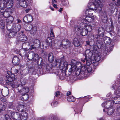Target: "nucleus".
<instances>
[{
    "mask_svg": "<svg viewBox=\"0 0 120 120\" xmlns=\"http://www.w3.org/2000/svg\"><path fill=\"white\" fill-rule=\"evenodd\" d=\"M7 113L11 115V117L13 120H26L28 117L27 115L25 112L21 113V115L19 113L14 112L10 110H8Z\"/></svg>",
    "mask_w": 120,
    "mask_h": 120,
    "instance_id": "1",
    "label": "nucleus"
},
{
    "mask_svg": "<svg viewBox=\"0 0 120 120\" xmlns=\"http://www.w3.org/2000/svg\"><path fill=\"white\" fill-rule=\"evenodd\" d=\"M104 35L102 34H96L95 36V38L97 39V45L99 48H106V45L104 43L103 38Z\"/></svg>",
    "mask_w": 120,
    "mask_h": 120,
    "instance_id": "2",
    "label": "nucleus"
},
{
    "mask_svg": "<svg viewBox=\"0 0 120 120\" xmlns=\"http://www.w3.org/2000/svg\"><path fill=\"white\" fill-rule=\"evenodd\" d=\"M83 25H84V24H81L80 26H79V25H78L76 26H75L74 28L76 32L78 31H79V32L83 36H84L88 34V32L84 28H83Z\"/></svg>",
    "mask_w": 120,
    "mask_h": 120,
    "instance_id": "3",
    "label": "nucleus"
},
{
    "mask_svg": "<svg viewBox=\"0 0 120 120\" xmlns=\"http://www.w3.org/2000/svg\"><path fill=\"white\" fill-rule=\"evenodd\" d=\"M82 71L81 73L83 74V76L84 77H86L89 75V73L92 72L93 70L91 66L88 67L86 68L85 66H83L81 67Z\"/></svg>",
    "mask_w": 120,
    "mask_h": 120,
    "instance_id": "4",
    "label": "nucleus"
},
{
    "mask_svg": "<svg viewBox=\"0 0 120 120\" xmlns=\"http://www.w3.org/2000/svg\"><path fill=\"white\" fill-rule=\"evenodd\" d=\"M18 92H20L21 94H26L28 93L29 91V88L27 87H23L21 85L18 86Z\"/></svg>",
    "mask_w": 120,
    "mask_h": 120,
    "instance_id": "5",
    "label": "nucleus"
},
{
    "mask_svg": "<svg viewBox=\"0 0 120 120\" xmlns=\"http://www.w3.org/2000/svg\"><path fill=\"white\" fill-rule=\"evenodd\" d=\"M9 26L8 24H7L6 26L7 29L9 30H10V32L9 34V37L10 38H12L18 35L17 32L15 30H14L13 28L11 29V27H10Z\"/></svg>",
    "mask_w": 120,
    "mask_h": 120,
    "instance_id": "6",
    "label": "nucleus"
},
{
    "mask_svg": "<svg viewBox=\"0 0 120 120\" xmlns=\"http://www.w3.org/2000/svg\"><path fill=\"white\" fill-rule=\"evenodd\" d=\"M17 109L19 111L21 112V113L25 112L28 115V111L26 109V107L24 105L20 104L17 107Z\"/></svg>",
    "mask_w": 120,
    "mask_h": 120,
    "instance_id": "7",
    "label": "nucleus"
},
{
    "mask_svg": "<svg viewBox=\"0 0 120 120\" xmlns=\"http://www.w3.org/2000/svg\"><path fill=\"white\" fill-rule=\"evenodd\" d=\"M26 57L29 60H31L33 59L34 60H36L38 59L39 56L38 54L31 52L28 54H26Z\"/></svg>",
    "mask_w": 120,
    "mask_h": 120,
    "instance_id": "8",
    "label": "nucleus"
},
{
    "mask_svg": "<svg viewBox=\"0 0 120 120\" xmlns=\"http://www.w3.org/2000/svg\"><path fill=\"white\" fill-rule=\"evenodd\" d=\"M26 45V44L25 43H23L22 46V49H21L19 52V53L22 56H26L27 48L24 47V46Z\"/></svg>",
    "mask_w": 120,
    "mask_h": 120,
    "instance_id": "9",
    "label": "nucleus"
},
{
    "mask_svg": "<svg viewBox=\"0 0 120 120\" xmlns=\"http://www.w3.org/2000/svg\"><path fill=\"white\" fill-rule=\"evenodd\" d=\"M71 44V42L67 39H64L62 41V45L64 49L69 48Z\"/></svg>",
    "mask_w": 120,
    "mask_h": 120,
    "instance_id": "10",
    "label": "nucleus"
},
{
    "mask_svg": "<svg viewBox=\"0 0 120 120\" xmlns=\"http://www.w3.org/2000/svg\"><path fill=\"white\" fill-rule=\"evenodd\" d=\"M16 39L19 41L24 42L27 40V37L24 34H22L20 36H17Z\"/></svg>",
    "mask_w": 120,
    "mask_h": 120,
    "instance_id": "11",
    "label": "nucleus"
},
{
    "mask_svg": "<svg viewBox=\"0 0 120 120\" xmlns=\"http://www.w3.org/2000/svg\"><path fill=\"white\" fill-rule=\"evenodd\" d=\"M61 67H60V70H62L65 72L68 69V63L65 61L62 62Z\"/></svg>",
    "mask_w": 120,
    "mask_h": 120,
    "instance_id": "12",
    "label": "nucleus"
},
{
    "mask_svg": "<svg viewBox=\"0 0 120 120\" xmlns=\"http://www.w3.org/2000/svg\"><path fill=\"white\" fill-rule=\"evenodd\" d=\"M76 66H71V68L68 70V72L67 71L65 72V74L67 76H68L70 75L72 72H74L75 70H76Z\"/></svg>",
    "mask_w": 120,
    "mask_h": 120,
    "instance_id": "13",
    "label": "nucleus"
},
{
    "mask_svg": "<svg viewBox=\"0 0 120 120\" xmlns=\"http://www.w3.org/2000/svg\"><path fill=\"white\" fill-rule=\"evenodd\" d=\"M19 59L17 56H14L13 59L12 61L13 64L15 66H18L19 68Z\"/></svg>",
    "mask_w": 120,
    "mask_h": 120,
    "instance_id": "14",
    "label": "nucleus"
},
{
    "mask_svg": "<svg viewBox=\"0 0 120 120\" xmlns=\"http://www.w3.org/2000/svg\"><path fill=\"white\" fill-rule=\"evenodd\" d=\"M102 21L104 23L107 22L108 20L107 16L105 12H104L102 14L101 16Z\"/></svg>",
    "mask_w": 120,
    "mask_h": 120,
    "instance_id": "15",
    "label": "nucleus"
},
{
    "mask_svg": "<svg viewBox=\"0 0 120 120\" xmlns=\"http://www.w3.org/2000/svg\"><path fill=\"white\" fill-rule=\"evenodd\" d=\"M20 1V4L21 6L23 8H26L27 7L28 4L29 3V0H18Z\"/></svg>",
    "mask_w": 120,
    "mask_h": 120,
    "instance_id": "16",
    "label": "nucleus"
},
{
    "mask_svg": "<svg viewBox=\"0 0 120 120\" xmlns=\"http://www.w3.org/2000/svg\"><path fill=\"white\" fill-rule=\"evenodd\" d=\"M104 43L108 45H109L111 42V40L110 38L105 36V37L103 39Z\"/></svg>",
    "mask_w": 120,
    "mask_h": 120,
    "instance_id": "17",
    "label": "nucleus"
},
{
    "mask_svg": "<svg viewBox=\"0 0 120 120\" xmlns=\"http://www.w3.org/2000/svg\"><path fill=\"white\" fill-rule=\"evenodd\" d=\"M91 8L90 9H87L85 11V13L86 15H89L90 16H93V12L94 10H93Z\"/></svg>",
    "mask_w": 120,
    "mask_h": 120,
    "instance_id": "18",
    "label": "nucleus"
},
{
    "mask_svg": "<svg viewBox=\"0 0 120 120\" xmlns=\"http://www.w3.org/2000/svg\"><path fill=\"white\" fill-rule=\"evenodd\" d=\"M91 4L92 6H94L95 7L94 8H92L93 10H97V11L98 12H101V11L102 9L101 8L100 6H98V7H95V6L92 3H89L88 4V6L89 5Z\"/></svg>",
    "mask_w": 120,
    "mask_h": 120,
    "instance_id": "19",
    "label": "nucleus"
},
{
    "mask_svg": "<svg viewBox=\"0 0 120 120\" xmlns=\"http://www.w3.org/2000/svg\"><path fill=\"white\" fill-rule=\"evenodd\" d=\"M73 43L75 46L81 47V46L78 39L76 38H75L74 39Z\"/></svg>",
    "mask_w": 120,
    "mask_h": 120,
    "instance_id": "20",
    "label": "nucleus"
},
{
    "mask_svg": "<svg viewBox=\"0 0 120 120\" xmlns=\"http://www.w3.org/2000/svg\"><path fill=\"white\" fill-rule=\"evenodd\" d=\"M113 104V100L108 101L105 102V108H109L110 107H112Z\"/></svg>",
    "mask_w": 120,
    "mask_h": 120,
    "instance_id": "21",
    "label": "nucleus"
},
{
    "mask_svg": "<svg viewBox=\"0 0 120 120\" xmlns=\"http://www.w3.org/2000/svg\"><path fill=\"white\" fill-rule=\"evenodd\" d=\"M85 52L86 57H88V58H90L92 55V53L89 49H86Z\"/></svg>",
    "mask_w": 120,
    "mask_h": 120,
    "instance_id": "22",
    "label": "nucleus"
},
{
    "mask_svg": "<svg viewBox=\"0 0 120 120\" xmlns=\"http://www.w3.org/2000/svg\"><path fill=\"white\" fill-rule=\"evenodd\" d=\"M52 39L49 37H48L45 41V43L48 46H52Z\"/></svg>",
    "mask_w": 120,
    "mask_h": 120,
    "instance_id": "23",
    "label": "nucleus"
},
{
    "mask_svg": "<svg viewBox=\"0 0 120 120\" xmlns=\"http://www.w3.org/2000/svg\"><path fill=\"white\" fill-rule=\"evenodd\" d=\"M2 93L3 96L5 97L8 95L9 93V90L8 88L2 90Z\"/></svg>",
    "mask_w": 120,
    "mask_h": 120,
    "instance_id": "24",
    "label": "nucleus"
},
{
    "mask_svg": "<svg viewBox=\"0 0 120 120\" xmlns=\"http://www.w3.org/2000/svg\"><path fill=\"white\" fill-rule=\"evenodd\" d=\"M48 58L49 61L50 62H52L54 60V58L52 53L50 52L49 54Z\"/></svg>",
    "mask_w": 120,
    "mask_h": 120,
    "instance_id": "25",
    "label": "nucleus"
},
{
    "mask_svg": "<svg viewBox=\"0 0 120 120\" xmlns=\"http://www.w3.org/2000/svg\"><path fill=\"white\" fill-rule=\"evenodd\" d=\"M56 62L55 66H57V67L59 68H60V67H61V64H62V62L60 60L57 59L55 60Z\"/></svg>",
    "mask_w": 120,
    "mask_h": 120,
    "instance_id": "26",
    "label": "nucleus"
},
{
    "mask_svg": "<svg viewBox=\"0 0 120 120\" xmlns=\"http://www.w3.org/2000/svg\"><path fill=\"white\" fill-rule=\"evenodd\" d=\"M22 96L21 97V99L23 101H26L28 98L29 95L28 94H23Z\"/></svg>",
    "mask_w": 120,
    "mask_h": 120,
    "instance_id": "27",
    "label": "nucleus"
},
{
    "mask_svg": "<svg viewBox=\"0 0 120 120\" xmlns=\"http://www.w3.org/2000/svg\"><path fill=\"white\" fill-rule=\"evenodd\" d=\"M84 27L88 32H90L92 30L93 27L90 25H85Z\"/></svg>",
    "mask_w": 120,
    "mask_h": 120,
    "instance_id": "28",
    "label": "nucleus"
},
{
    "mask_svg": "<svg viewBox=\"0 0 120 120\" xmlns=\"http://www.w3.org/2000/svg\"><path fill=\"white\" fill-rule=\"evenodd\" d=\"M77 70H76L75 74L76 75H77L79 76L80 75V76H83V74L81 73V71H82L81 69H81L77 68Z\"/></svg>",
    "mask_w": 120,
    "mask_h": 120,
    "instance_id": "29",
    "label": "nucleus"
},
{
    "mask_svg": "<svg viewBox=\"0 0 120 120\" xmlns=\"http://www.w3.org/2000/svg\"><path fill=\"white\" fill-rule=\"evenodd\" d=\"M113 103L115 104H120V97L118 96L115 97L114 100H113Z\"/></svg>",
    "mask_w": 120,
    "mask_h": 120,
    "instance_id": "30",
    "label": "nucleus"
},
{
    "mask_svg": "<svg viewBox=\"0 0 120 120\" xmlns=\"http://www.w3.org/2000/svg\"><path fill=\"white\" fill-rule=\"evenodd\" d=\"M105 29L104 28L102 27H100L98 30V34H102L104 35Z\"/></svg>",
    "mask_w": 120,
    "mask_h": 120,
    "instance_id": "31",
    "label": "nucleus"
},
{
    "mask_svg": "<svg viewBox=\"0 0 120 120\" xmlns=\"http://www.w3.org/2000/svg\"><path fill=\"white\" fill-rule=\"evenodd\" d=\"M11 13L10 11H5L3 14L5 18H8L11 16Z\"/></svg>",
    "mask_w": 120,
    "mask_h": 120,
    "instance_id": "32",
    "label": "nucleus"
},
{
    "mask_svg": "<svg viewBox=\"0 0 120 120\" xmlns=\"http://www.w3.org/2000/svg\"><path fill=\"white\" fill-rule=\"evenodd\" d=\"M114 28V26L112 23H111V25L109 27H108L106 29V31L108 32H112Z\"/></svg>",
    "mask_w": 120,
    "mask_h": 120,
    "instance_id": "33",
    "label": "nucleus"
},
{
    "mask_svg": "<svg viewBox=\"0 0 120 120\" xmlns=\"http://www.w3.org/2000/svg\"><path fill=\"white\" fill-rule=\"evenodd\" d=\"M13 18L12 16H11L9 17L8 18V19L6 20V21L7 22V25L8 24L10 26V25H9V24L12 23L13 22Z\"/></svg>",
    "mask_w": 120,
    "mask_h": 120,
    "instance_id": "34",
    "label": "nucleus"
},
{
    "mask_svg": "<svg viewBox=\"0 0 120 120\" xmlns=\"http://www.w3.org/2000/svg\"><path fill=\"white\" fill-rule=\"evenodd\" d=\"M68 101L70 102H74L75 100V98L72 96H69L67 98Z\"/></svg>",
    "mask_w": 120,
    "mask_h": 120,
    "instance_id": "35",
    "label": "nucleus"
},
{
    "mask_svg": "<svg viewBox=\"0 0 120 120\" xmlns=\"http://www.w3.org/2000/svg\"><path fill=\"white\" fill-rule=\"evenodd\" d=\"M114 47V45L112 44H111L109 46L107 47V50L108 52H110L113 49V48Z\"/></svg>",
    "mask_w": 120,
    "mask_h": 120,
    "instance_id": "36",
    "label": "nucleus"
},
{
    "mask_svg": "<svg viewBox=\"0 0 120 120\" xmlns=\"http://www.w3.org/2000/svg\"><path fill=\"white\" fill-rule=\"evenodd\" d=\"M6 107L3 104H0V113L2 111L5 110L6 109Z\"/></svg>",
    "mask_w": 120,
    "mask_h": 120,
    "instance_id": "37",
    "label": "nucleus"
},
{
    "mask_svg": "<svg viewBox=\"0 0 120 120\" xmlns=\"http://www.w3.org/2000/svg\"><path fill=\"white\" fill-rule=\"evenodd\" d=\"M14 29V30H15L17 32L19 31L20 30L21 28V26L20 25L18 24L17 26H16V27H12Z\"/></svg>",
    "mask_w": 120,
    "mask_h": 120,
    "instance_id": "38",
    "label": "nucleus"
},
{
    "mask_svg": "<svg viewBox=\"0 0 120 120\" xmlns=\"http://www.w3.org/2000/svg\"><path fill=\"white\" fill-rule=\"evenodd\" d=\"M85 20L87 21V22H90L93 21V19L91 17H86L85 18Z\"/></svg>",
    "mask_w": 120,
    "mask_h": 120,
    "instance_id": "39",
    "label": "nucleus"
},
{
    "mask_svg": "<svg viewBox=\"0 0 120 120\" xmlns=\"http://www.w3.org/2000/svg\"><path fill=\"white\" fill-rule=\"evenodd\" d=\"M27 16L28 18V22H31L33 20V17L30 15L27 14Z\"/></svg>",
    "mask_w": 120,
    "mask_h": 120,
    "instance_id": "40",
    "label": "nucleus"
},
{
    "mask_svg": "<svg viewBox=\"0 0 120 120\" xmlns=\"http://www.w3.org/2000/svg\"><path fill=\"white\" fill-rule=\"evenodd\" d=\"M32 28V25L31 24L27 25V27L26 28V30L28 31L31 30Z\"/></svg>",
    "mask_w": 120,
    "mask_h": 120,
    "instance_id": "41",
    "label": "nucleus"
},
{
    "mask_svg": "<svg viewBox=\"0 0 120 120\" xmlns=\"http://www.w3.org/2000/svg\"><path fill=\"white\" fill-rule=\"evenodd\" d=\"M34 45L35 44V45L39 47L40 44V43L39 40L37 39L34 41Z\"/></svg>",
    "mask_w": 120,
    "mask_h": 120,
    "instance_id": "42",
    "label": "nucleus"
},
{
    "mask_svg": "<svg viewBox=\"0 0 120 120\" xmlns=\"http://www.w3.org/2000/svg\"><path fill=\"white\" fill-rule=\"evenodd\" d=\"M114 112L113 109L111 108H110L108 109L107 111V113L108 115H111L113 114Z\"/></svg>",
    "mask_w": 120,
    "mask_h": 120,
    "instance_id": "43",
    "label": "nucleus"
},
{
    "mask_svg": "<svg viewBox=\"0 0 120 120\" xmlns=\"http://www.w3.org/2000/svg\"><path fill=\"white\" fill-rule=\"evenodd\" d=\"M82 23H81L80 24L78 23L77 24V25H75V26H77V25H79V26H80V25L81 24H84V25H83V26L85 27V24H86L87 23V21L85 20V19H82Z\"/></svg>",
    "mask_w": 120,
    "mask_h": 120,
    "instance_id": "44",
    "label": "nucleus"
},
{
    "mask_svg": "<svg viewBox=\"0 0 120 120\" xmlns=\"http://www.w3.org/2000/svg\"><path fill=\"white\" fill-rule=\"evenodd\" d=\"M13 73L11 74L10 77L8 78V79H11L12 81L15 79V75Z\"/></svg>",
    "mask_w": 120,
    "mask_h": 120,
    "instance_id": "45",
    "label": "nucleus"
},
{
    "mask_svg": "<svg viewBox=\"0 0 120 120\" xmlns=\"http://www.w3.org/2000/svg\"><path fill=\"white\" fill-rule=\"evenodd\" d=\"M86 64L88 66L92 64V62L89 59L88 60H86Z\"/></svg>",
    "mask_w": 120,
    "mask_h": 120,
    "instance_id": "46",
    "label": "nucleus"
},
{
    "mask_svg": "<svg viewBox=\"0 0 120 120\" xmlns=\"http://www.w3.org/2000/svg\"><path fill=\"white\" fill-rule=\"evenodd\" d=\"M37 60H38L37 63L38 65H41L42 62V59L41 57H40Z\"/></svg>",
    "mask_w": 120,
    "mask_h": 120,
    "instance_id": "47",
    "label": "nucleus"
},
{
    "mask_svg": "<svg viewBox=\"0 0 120 120\" xmlns=\"http://www.w3.org/2000/svg\"><path fill=\"white\" fill-rule=\"evenodd\" d=\"M46 70L48 71H50L52 68L51 65H46Z\"/></svg>",
    "mask_w": 120,
    "mask_h": 120,
    "instance_id": "48",
    "label": "nucleus"
},
{
    "mask_svg": "<svg viewBox=\"0 0 120 120\" xmlns=\"http://www.w3.org/2000/svg\"><path fill=\"white\" fill-rule=\"evenodd\" d=\"M23 20L24 22L26 23H29L28 21V18L27 16V15H26L23 17Z\"/></svg>",
    "mask_w": 120,
    "mask_h": 120,
    "instance_id": "49",
    "label": "nucleus"
},
{
    "mask_svg": "<svg viewBox=\"0 0 120 120\" xmlns=\"http://www.w3.org/2000/svg\"><path fill=\"white\" fill-rule=\"evenodd\" d=\"M5 26V24L2 21H0V27L2 29H4V28Z\"/></svg>",
    "mask_w": 120,
    "mask_h": 120,
    "instance_id": "50",
    "label": "nucleus"
},
{
    "mask_svg": "<svg viewBox=\"0 0 120 120\" xmlns=\"http://www.w3.org/2000/svg\"><path fill=\"white\" fill-rule=\"evenodd\" d=\"M41 54L42 56L44 58L45 57V56L47 55V53L45 51H44L43 50H42V51H41Z\"/></svg>",
    "mask_w": 120,
    "mask_h": 120,
    "instance_id": "51",
    "label": "nucleus"
},
{
    "mask_svg": "<svg viewBox=\"0 0 120 120\" xmlns=\"http://www.w3.org/2000/svg\"><path fill=\"white\" fill-rule=\"evenodd\" d=\"M94 59L96 61L98 62L101 60V57L100 56H97L95 57Z\"/></svg>",
    "mask_w": 120,
    "mask_h": 120,
    "instance_id": "52",
    "label": "nucleus"
},
{
    "mask_svg": "<svg viewBox=\"0 0 120 120\" xmlns=\"http://www.w3.org/2000/svg\"><path fill=\"white\" fill-rule=\"evenodd\" d=\"M14 68H15L13 69V73L15 74H16L19 72V70H18V69H17L16 68L15 66H14Z\"/></svg>",
    "mask_w": 120,
    "mask_h": 120,
    "instance_id": "53",
    "label": "nucleus"
},
{
    "mask_svg": "<svg viewBox=\"0 0 120 120\" xmlns=\"http://www.w3.org/2000/svg\"><path fill=\"white\" fill-rule=\"evenodd\" d=\"M31 47L30 48V49L31 50H32L33 49H36L37 47H38L36 45H35L34 44L31 45Z\"/></svg>",
    "mask_w": 120,
    "mask_h": 120,
    "instance_id": "54",
    "label": "nucleus"
},
{
    "mask_svg": "<svg viewBox=\"0 0 120 120\" xmlns=\"http://www.w3.org/2000/svg\"><path fill=\"white\" fill-rule=\"evenodd\" d=\"M9 115L8 114H6L5 115V120H11V118L9 116Z\"/></svg>",
    "mask_w": 120,
    "mask_h": 120,
    "instance_id": "55",
    "label": "nucleus"
},
{
    "mask_svg": "<svg viewBox=\"0 0 120 120\" xmlns=\"http://www.w3.org/2000/svg\"><path fill=\"white\" fill-rule=\"evenodd\" d=\"M50 36L52 37V38L53 39L54 38V35L53 31L52 29H51V33L50 34Z\"/></svg>",
    "mask_w": 120,
    "mask_h": 120,
    "instance_id": "56",
    "label": "nucleus"
},
{
    "mask_svg": "<svg viewBox=\"0 0 120 120\" xmlns=\"http://www.w3.org/2000/svg\"><path fill=\"white\" fill-rule=\"evenodd\" d=\"M0 1L4 2L3 3L4 4H6V5L8 4V3H9V2L11 1L10 0L8 1V0H0Z\"/></svg>",
    "mask_w": 120,
    "mask_h": 120,
    "instance_id": "57",
    "label": "nucleus"
},
{
    "mask_svg": "<svg viewBox=\"0 0 120 120\" xmlns=\"http://www.w3.org/2000/svg\"><path fill=\"white\" fill-rule=\"evenodd\" d=\"M37 30V27L36 26H32V28L31 30L32 31V32H33L34 33H35L36 31Z\"/></svg>",
    "mask_w": 120,
    "mask_h": 120,
    "instance_id": "58",
    "label": "nucleus"
},
{
    "mask_svg": "<svg viewBox=\"0 0 120 120\" xmlns=\"http://www.w3.org/2000/svg\"><path fill=\"white\" fill-rule=\"evenodd\" d=\"M117 109V112L116 114L118 116H119L120 115V106L118 107Z\"/></svg>",
    "mask_w": 120,
    "mask_h": 120,
    "instance_id": "59",
    "label": "nucleus"
},
{
    "mask_svg": "<svg viewBox=\"0 0 120 120\" xmlns=\"http://www.w3.org/2000/svg\"><path fill=\"white\" fill-rule=\"evenodd\" d=\"M90 45L91 46H93L95 42L94 40H92V41H89Z\"/></svg>",
    "mask_w": 120,
    "mask_h": 120,
    "instance_id": "60",
    "label": "nucleus"
},
{
    "mask_svg": "<svg viewBox=\"0 0 120 120\" xmlns=\"http://www.w3.org/2000/svg\"><path fill=\"white\" fill-rule=\"evenodd\" d=\"M8 108L9 109H12L13 108V105L11 103H9L8 105Z\"/></svg>",
    "mask_w": 120,
    "mask_h": 120,
    "instance_id": "61",
    "label": "nucleus"
},
{
    "mask_svg": "<svg viewBox=\"0 0 120 120\" xmlns=\"http://www.w3.org/2000/svg\"><path fill=\"white\" fill-rule=\"evenodd\" d=\"M60 92L58 91H56L55 93V96L56 97H57L60 94Z\"/></svg>",
    "mask_w": 120,
    "mask_h": 120,
    "instance_id": "62",
    "label": "nucleus"
},
{
    "mask_svg": "<svg viewBox=\"0 0 120 120\" xmlns=\"http://www.w3.org/2000/svg\"><path fill=\"white\" fill-rule=\"evenodd\" d=\"M10 85L13 88H14L15 86V84L14 83H13L12 82L10 84Z\"/></svg>",
    "mask_w": 120,
    "mask_h": 120,
    "instance_id": "63",
    "label": "nucleus"
},
{
    "mask_svg": "<svg viewBox=\"0 0 120 120\" xmlns=\"http://www.w3.org/2000/svg\"><path fill=\"white\" fill-rule=\"evenodd\" d=\"M118 18V21L119 23H120V10L119 11V13Z\"/></svg>",
    "mask_w": 120,
    "mask_h": 120,
    "instance_id": "64",
    "label": "nucleus"
}]
</instances>
